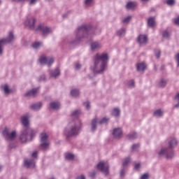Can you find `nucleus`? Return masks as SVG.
Listing matches in <instances>:
<instances>
[{
    "label": "nucleus",
    "mask_w": 179,
    "mask_h": 179,
    "mask_svg": "<svg viewBox=\"0 0 179 179\" xmlns=\"http://www.w3.org/2000/svg\"><path fill=\"white\" fill-rule=\"evenodd\" d=\"M35 30L36 31H41L44 37L52 33V29L50 27L45 26L44 24H40Z\"/></svg>",
    "instance_id": "obj_9"
},
{
    "label": "nucleus",
    "mask_w": 179,
    "mask_h": 179,
    "mask_svg": "<svg viewBox=\"0 0 179 179\" xmlns=\"http://www.w3.org/2000/svg\"><path fill=\"white\" fill-rule=\"evenodd\" d=\"M40 80H45V76H41Z\"/></svg>",
    "instance_id": "obj_55"
},
{
    "label": "nucleus",
    "mask_w": 179,
    "mask_h": 179,
    "mask_svg": "<svg viewBox=\"0 0 179 179\" xmlns=\"http://www.w3.org/2000/svg\"><path fill=\"white\" fill-rule=\"evenodd\" d=\"M65 158L66 160H73V159H75V155L72 153H66L65 155Z\"/></svg>",
    "instance_id": "obj_34"
},
{
    "label": "nucleus",
    "mask_w": 179,
    "mask_h": 179,
    "mask_svg": "<svg viewBox=\"0 0 179 179\" xmlns=\"http://www.w3.org/2000/svg\"><path fill=\"white\" fill-rule=\"evenodd\" d=\"M141 179H149V174L144 173L141 176Z\"/></svg>",
    "instance_id": "obj_50"
},
{
    "label": "nucleus",
    "mask_w": 179,
    "mask_h": 179,
    "mask_svg": "<svg viewBox=\"0 0 179 179\" xmlns=\"http://www.w3.org/2000/svg\"><path fill=\"white\" fill-rule=\"evenodd\" d=\"M80 114H81V112L80 110H76L71 113V115L72 117H79Z\"/></svg>",
    "instance_id": "obj_37"
},
{
    "label": "nucleus",
    "mask_w": 179,
    "mask_h": 179,
    "mask_svg": "<svg viewBox=\"0 0 179 179\" xmlns=\"http://www.w3.org/2000/svg\"><path fill=\"white\" fill-rule=\"evenodd\" d=\"M42 150H48L50 149V141H48V134L45 132L41 134V145Z\"/></svg>",
    "instance_id": "obj_7"
},
{
    "label": "nucleus",
    "mask_w": 179,
    "mask_h": 179,
    "mask_svg": "<svg viewBox=\"0 0 179 179\" xmlns=\"http://www.w3.org/2000/svg\"><path fill=\"white\" fill-rule=\"evenodd\" d=\"M136 7V3L134 1L128 2L126 5L127 9H135Z\"/></svg>",
    "instance_id": "obj_26"
},
{
    "label": "nucleus",
    "mask_w": 179,
    "mask_h": 179,
    "mask_svg": "<svg viewBox=\"0 0 179 179\" xmlns=\"http://www.w3.org/2000/svg\"><path fill=\"white\" fill-rule=\"evenodd\" d=\"M120 176H121V177H122L124 176V171H121Z\"/></svg>",
    "instance_id": "obj_57"
},
{
    "label": "nucleus",
    "mask_w": 179,
    "mask_h": 179,
    "mask_svg": "<svg viewBox=\"0 0 179 179\" xmlns=\"http://www.w3.org/2000/svg\"><path fill=\"white\" fill-rule=\"evenodd\" d=\"M80 92H79V90L78 89H73L71 91V94L72 96V97H78V96H79Z\"/></svg>",
    "instance_id": "obj_31"
},
{
    "label": "nucleus",
    "mask_w": 179,
    "mask_h": 179,
    "mask_svg": "<svg viewBox=\"0 0 179 179\" xmlns=\"http://www.w3.org/2000/svg\"><path fill=\"white\" fill-rule=\"evenodd\" d=\"M39 62L41 65L51 66L54 64V59L53 57H47L45 55H42L39 59Z\"/></svg>",
    "instance_id": "obj_11"
},
{
    "label": "nucleus",
    "mask_w": 179,
    "mask_h": 179,
    "mask_svg": "<svg viewBox=\"0 0 179 179\" xmlns=\"http://www.w3.org/2000/svg\"><path fill=\"white\" fill-rule=\"evenodd\" d=\"M137 137H138V135L136 134V133L134 132V133L129 134L127 136V139H130L131 141H132L134 139H136Z\"/></svg>",
    "instance_id": "obj_33"
},
{
    "label": "nucleus",
    "mask_w": 179,
    "mask_h": 179,
    "mask_svg": "<svg viewBox=\"0 0 179 179\" xmlns=\"http://www.w3.org/2000/svg\"><path fill=\"white\" fill-rule=\"evenodd\" d=\"M61 73V71H59V69L57 68L55 70H52L50 71V75L51 78H58Z\"/></svg>",
    "instance_id": "obj_20"
},
{
    "label": "nucleus",
    "mask_w": 179,
    "mask_h": 179,
    "mask_svg": "<svg viewBox=\"0 0 179 179\" xmlns=\"http://www.w3.org/2000/svg\"><path fill=\"white\" fill-rule=\"evenodd\" d=\"M148 24L149 27H155V25L156 24V21L155 20V17H150L148 20Z\"/></svg>",
    "instance_id": "obj_25"
},
{
    "label": "nucleus",
    "mask_w": 179,
    "mask_h": 179,
    "mask_svg": "<svg viewBox=\"0 0 179 179\" xmlns=\"http://www.w3.org/2000/svg\"><path fill=\"white\" fill-rule=\"evenodd\" d=\"M167 5H169V6H173V5H174V3H176V0H168L166 1Z\"/></svg>",
    "instance_id": "obj_44"
},
{
    "label": "nucleus",
    "mask_w": 179,
    "mask_h": 179,
    "mask_svg": "<svg viewBox=\"0 0 179 179\" xmlns=\"http://www.w3.org/2000/svg\"><path fill=\"white\" fill-rule=\"evenodd\" d=\"M1 170H2V167L1 166H0V171H1Z\"/></svg>",
    "instance_id": "obj_61"
},
{
    "label": "nucleus",
    "mask_w": 179,
    "mask_h": 179,
    "mask_svg": "<svg viewBox=\"0 0 179 179\" xmlns=\"http://www.w3.org/2000/svg\"><path fill=\"white\" fill-rule=\"evenodd\" d=\"M178 145V141L174 137L171 138L168 142V148L170 150H171L172 149H175V148H177Z\"/></svg>",
    "instance_id": "obj_15"
},
{
    "label": "nucleus",
    "mask_w": 179,
    "mask_h": 179,
    "mask_svg": "<svg viewBox=\"0 0 179 179\" xmlns=\"http://www.w3.org/2000/svg\"><path fill=\"white\" fill-rule=\"evenodd\" d=\"M99 48H101V43L99 42H93L91 44V49L92 51H94V50H99Z\"/></svg>",
    "instance_id": "obj_23"
},
{
    "label": "nucleus",
    "mask_w": 179,
    "mask_h": 179,
    "mask_svg": "<svg viewBox=\"0 0 179 179\" xmlns=\"http://www.w3.org/2000/svg\"><path fill=\"white\" fill-rule=\"evenodd\" d=\"M134 169L136 170H139V169H141V164H139V163L136 164L135 166H134Z\"/></svg>",
    "instance_id": "obj_52"
},
{
    "label": "nucleus",
    "mask_w": 179,
    "mask_h": 179,
    "mask_svg": "<svg viewBox=\"0 0 179 179\" xmlns=\"http://www.w3.org/2000/svg\"><path fill=\"white\" fill-rule=\"evenodd\" d=\"M33 48H35V50H38V48H41V47H43V43L41 42H35L32 45Z\"/></svg>",
    "instance_id": "obj_32"
},
{
    "label": "nucleus",
    "mask_w": 179,
    "mask_h": 179,
    "mask_svg": "<svg viewBox=\"0 0 179 179\" xmlns=\"http://www.w3.org/2000/svg\"><path fill=\"white\" fill-rule=\"evenodd\" d=\"M24 24L26 26V27H29V29H36V18L34 17H27L24 22Z\"/></svg>",
    "instance_id": "obj_10"
},
{
    "label": "nucleus",
    "mask_w": 179,
    "mask_h": 179,
    "mask_svg": "<svg viewBox=\"0 0 179 179\" xmlns=\"http://www.w3.org/2000/svg\"><path fill=\"white\" fill-rule=\"evenodd\" d=\"M94 1L93 0H85V3L86 6H90L93 5Z\"/></svg>",
    "instance_id": "obj_41"
},
{
    "label": "nucleus",
    "mask_w": 179,
    "mask_h": 179,
    "mask_svg": "<svg viewBox=\"0 0 179 179\" xmlns=\"http://www.w3.org/2000/svg\"><path fill=\"white\" fill-rule=\"evenodd\" d=\"M128 86L129 87H130V89H132V87L135 86V82L134 81V80L129 81Z\"/></svg>",
    "instance_id": "obj_43"
},
{
    "label": "nucleus",
    "mask_w": 179,
    "mask_h": 179,
    "mask_svg": "<svg viewBox=\"0 0 179 179\" xmlns=\"http://www.w3.org/2000/svg\"><path fill=\"white\" fill-rule=\"evenodd\" d=\"M158 155L159 157L165 156L166 159H173V157H174V151H173V150H170L169 147L163 146L158 151Z\"/></svg>",
    "instance_id": "obj_6"
},
{
    "label": "nucleus",
    "mask_w": 179,
    "mask_h": 179,
    "mask_svg": "<svg viewBox=\"0 0 179 179\" xmlns=\"http://www.w3.org/2000/svg\"><path fill=\"white\" fill-rule=\"evenodd\" d=\"M162 37L163 38H170V32L167 30L164 31L162 33Z\"/></svg>",
    "instance_id": "obj_36"
},
{
    "label": "nucleus",
    "mask_w": 179,
    "mask_h": 179,
    "mask_svg": "<svg viewBox=\"0 0 179 179\" xmlns=\"http://www.w3.org/2000/svg\"><path fill=\"white\" fill-rule=\"evenodd\" d=\"M161 52L160 50H155V56L157 58H160Z\"/></svg>",
    "instance_id": "obj_49"
},
{
    "label": "nucleus",
    "mask_w": 179,
    "mask_h": 179,
    "mask_svg": "<svg viewBox=\"0 0 179 179\" xmlns=\"http://www.w3.org/2000/svg\"><path fill=\"white\" fill-rule=\"evenodd\" d=\"M138 43L142 45L148 43V36L145 34H141L138 37Z\"/></svg>",
    "instance_id": "obj_17"
},
{
    "label": "nucleus",
    "mask_w": 179,
    "mask_h": 179,
    "mask_svg": "<svg viewBox=\"0 0 179 179\" xmlns=\"http://www.w3.org/2000/svg\"><path fill=\"white\" fill-rule=\"evenodd\" d=\"M81 125L82 122L79 119L73 120L69 124V127L70 128L66 129L64 130V135L67 141H69L71 136H76V135H79Z\"/></svg>",
    "instance_id": "obj_2"
},
{
    "label": "nucleus",
    "mask_w": 179,
    "mask_h": 179,
    "mask_svg": "<svg viewBox=\"0 0 179 179\" xmlns=\"http://www.w3.org/2000/svg\"><path fill=\"white\" fill-rule=\"evenodd\" d=\"M50 179H55V178H51Z\"/></svg>",
    "instance_id": "obj_62"
},
{
    "label": "nucleus",
    "mask_w": 179,
    "mask_h": 179,
    "mask_svg": "<svg viewBox=\"0 0 179 179\" xmlns=\"http://www.w3.org/2000/svg\"><path fill=\"white\" fill-rule=\"evenodd\" d=\"M175 100L178 101V103L175 105V108H178L179 107V92L175 96Z\"/></svg>",
    "instance_id": "obj_42"
},
{
    "label": "nucleus",
    "mask_w": 179,
    "mask_h": 179,
    "mask_svg": "<svg viewBox=\"0 0 179 179\" xmlns=\"http://www.w3.org/2000/svg\"><path fill=\"white\" fill-rule=\"evenodd\" d=\"M122 129L117 127L113 129V135L115 138H121L122 136Z\"/></svg>",
    "instance_id": "obj_18"
},
{
    "label": "nucleus",
    "mask_w": 179,
    "mask_h": 179,
    "mask_svg": "<svg viewBox=\"0 0 179 179\" xmlns=\"http://www.w3.org/2000/svg\"><path fill=\"white\" fill-rule=\"evenodd\" d=\"M15 34H13V31H9L8 32V36L6 38H3L1 41L4 43V44H10V43H13L15 41Z\"/></svg>",
    "instance_id": "obj_12"
},
{
    "label": "nucleus",
    "mask_w": 179,
    "mask_h": 179,
    "mask_svg": "<svg viewBox=\"0 0 179 179\" xmlns=\"http://www.w3.org/2000/svg\"><path fill=\"white\" fill-rule=\"evenodd\" d=\"M24 165L25 167H27L29 169H31V167H34L36 166V162H34V160L30 159H25L24 161Z\"/></svg>",
    "instance_id": "obj_19"
},
{
    "label": "nucleus",
    "mask_w": 179,
    "mask_h": 179,
    "mask_svg": "<svg viewBox=\"0 0 179 179\" xmlns=\"http://www.w3.org/2000/svg\"><path fill=\"white\" fill-rule=\"evenodd\" d=\"M94 61V63L92 69L94 73H103L107 69L108 55L107 53L96 54Z\"/></svg>",
    "instance_id": "obj_1"
},
{
    "label": "nucleus",
    "mask_w": 179,
    "mask_h": 179,
    "mask_svg": "<svg viewBox=\"0 0 179 179\" xmlns=\"http://www.w3.org/2000/svg\"><path fill=\"white\" fill-rule=\"evenodd\" d=\"M142 1V2H148V1H149V0H141Z\"/></svg>",
    "instance_id": "obj_59"
},
{
    "label": "nucleus",
    "mask_w": 179,
    "mask_h": 179,
    "mask_svg": "<svg viewBox=\"0 0 179 179\" xmlns=\"http://www.w3.org/2000/svg\"><path fill=\"white\" fill-rule=\"evenodd\" d=\"M38 94V88H34L26 92L25 97H34Z\"/></svg>",
    "instance_id": "obj_16"
},
{
    "label": "nucleus",
    "mask_w": 179,
    "mask_h": 179,
    "mask_svg": "<svg viewBox=\"0 0 179 179\" xmlns=\"http://www.w3.org/2000/svg\"><path fill=\"white\" fill-rule=\"evenodd\" d=\"M138 149H139V144H134L131 147L132 152H138Z\"/></svg>",
    "instance_id": "obj_39"
},
{
    "label": "nucleus",
    "mask_w": 179,
    "mask_h": 179,
    "mask_svg": "<svg viewBox=\"0 0 179 179\" xmlns=\"http://www.w3.org/2000/svg\"><path fill=\"white\" fill-rule=\"evenodd\" d=\"M146 69V64L144 62L137 64V71L138 72H143Z\"/></svg>",
    "instance_id": "obj_24"
},
{
    "label": "nucleus",
    "mask_w": 179,
    "mask_h": 179,
    "mask_svg": "<svg viewBox=\"0 0 179 179\" xmlns=\"http://www.w3.org/2000/svg\"><path fill=\"white\" fill-rule=\"evenodd\" d=\"M108 121V118L107 117H103L102 119H99L97 117H95L92 119L91 122V131L92 132H94L96 129H97V125H101V124H106Z\"/></svg>",
    "instance_id": "obj_8"
},
{
    "label": "nucleus",
    "mask_w": 179,
    "mask_h": 179,
    "mask_svg": "<svg viewBox=\"0 0 179 179\" xmlns=\"http://www.w3.org/2000/svg\"><path fill=\"white\" fill-rule=\"evenodd\" d=\"M126 33H127V29L125 28H122L117 31V36H119V37H124Z\"/></svg>",
    "instance_id": "obj_27"
},
{
    "label": "nucleus",
    "mask_w": 179,
    "mask_h": 179,
    "mask_svg": "<svg viewBox=\"0 0 179 179\" xmlns=\"http://www.w3.org/2000/svg\"><path fill=\"white\" fill-rule=\"evenodd\" d=\"M98 170L102 171V173H105L106 175L108 174V165L105 162H101L97 164Z\"/></svg>",
    "instance_id": "obj_13"
},
{
    "label": "nucleus",
    "mask_w": 179,
    "mask_h": 179,
    "mask_svg": "<svg viewBox=\"0 0 179 179\" xmlns=\"http://www.w3.org/2000/svg\"><path fill=\"white\" fill-rule=\"evenodd\" d=\"M131 163V158L127 157L123 162V166H128Z\"/></svg>",
    "instance_id": "obj_40"
},
{
    "label": "nucleus",
    "mask_w": 179,
    "mask_h": 179,
    "mask_svg": "<svg viewBox=\"0 0 179 179\" xmlns=\"http://www.w3.org/2000/svg\"><path fill=\"white\" fill-rule=\"evenodd\" d=\"M38 0H29V5H36Z\"/></svg>",
    "instance_id": "obj_47"
},
{
    "label": "nucleus",
    "mask_w": 179,
    "mask_h": 179,
    "mask_svg": "<svg viewBox=\"0 0 179 179\" xmlns=\"http://www.w3.org/2000/svg\"><path fill=\"white\" fill-rule=\"evenodd\" d=\"M30 116L25 115L21 117V122L22 125L24 126L23 128H31L30 127V120H29Z\"/></svg>",
    "instance_id": "obj_14"
},
{
    "label": "nucleus",
    "mask_w": 179,
    "mask_h": 179,
    "mask_svg": "<svg viewBox=\"0 0 179 179\" xmlns=\"http://www.w3.org/2000/svg\"><path fill=\"white\" fill-rule=\"evenodd\" d=\"M2 134L6 141H8L9 142L15 141V139H16V136H17V131L16 130L10 131L9 128H6L3 131Z\"/></svg>",
    "instance_id": "obj_5"
},
{
    "label": "nucleus",
    "mask_w": 179,
    "mask_h": 179,
    "mask_svg": "<svg viewBox=\"0 0 179 179\" xmlns=\"http://www.w3.org/2000/svg\"><path fill=\"white\" fill-rule=\"evenodd\" d=\"M50 107L52 110H59L61 104L58 101H53L50 103Z\"/></svg>",
    "instance_id": "obj_21"
},
{
    "label": "nucleus",
    "mask_w": 179,
    "mask_h": 179,
    "mask_svg": "<svg viewBox=\"0 0 179 179\" xmlns=\"http://www.w3.org/2000/svg\"><path fill=\"white\" fill-rule=\"evenodd\" d=\"M1 3H2V1L1 0H0V5H1Z\"/></svg>",
    "instance_id": "obj_60"
},
{
    "label": "nucleus",
    "mask_w": 179,
    "mask_h": 179,
    "mask_svg": "<svg viewBox=\"0 0 179 179\" xmlns=\"http://www.w3.org/2000/svg\"><path fill=\"white\" fill-rule=\"evenodd\" d=\"M13 1H16V0H13Z\"/></svg>",
    "instance_id": "obj_63"
},
{
    "label": "nucleus",
    "mask_w": 179,
    "mask_h": 179,
    "mask_svg": "<svg viewBox=\"0 0 179 179\" xmlns=\"http://www.w3.org/2000/svg\"><path fill=\"white\" fill-rule=\"evenodd\" d=\"M32 157H34V159H36V157H37V152H34L31 155Z\"/></svg>",
    "instance_id": "obj_54"
},
{
    "label": "nucleus",
    "mask_w": 179,
    "mask_h": 179,
    "mask_svg": "<svg viewBox=\"0 0 179 179\" xmlns=\"http://www.w3.org/2000/svg\"><path fill=\"white\" fill-rule=\"evenodd\" d=\"M4 45H5V43H3V42L0 40V55H1V54H2V51H3L2 48L3 47Z\"/></svg>",
    "instance_id": "obj_48"
},
{
    "label": "nucleus",
    "mask_w": 179,
    "mask_h": 179,
    "mask_svg": "<svg viewBox=\"0 0 179 179\" xmlns=\"http://www.w3.org/2000/svg\"><path fill=\"white\" fill-rule=\"evenodd\" d=\"M41 107H43L41 102L34 103L31 106V108L34 111H38V110L41 109Z\"/></svg>",
    "instance_id": "obj_22"
},
{
    "label": "nucleus",
    "mask_w": 179,
    "mask_h": 179,
    "mask_svg": "<svg viewBox=\"0 0 179 179\" xmlns=\"http://www.w3.org/2000/svg\"><path fill=\"white\" fill-rule=\"evenodd\" d=\"M3 90L4 92V94L6 95L10 94V93H12V90L9 88V86L8 85H4L3 86Z\"/></svg>",
    "instance_id": "obj_28"
},
{
    "label": "nucleus",
    "mask_w": 179,
    "mask_h": 179,
    "mask_svg": "<svg viewBox=\"0 0 179 179\" xmlns=\"http://www.w3.org/2000/svg\"><path fill=\"white\" fill-rule=\"evenodd\" d=\"M163 114H164L163 110H162V109H158L154 112V117L159 118L160 117H162Z\"/></svg>",
    "instance_id": "obj_30"
},
{
    "label": "nucleus",
    "mask_w": 179,
    "mask_h": 179,
    "mask_svg": "<svg viewBox=\"0 0 179 179\" xmlns=\"http://www.w3.org/2000/svg\"><path fill=\"white\" fill-rule=\"evenodd\" d=\"M174 23L177 26H179V16L174 19Z\"/></svg>",
    "instance_id": "obj_51"
},
{
    "label": "nucleus",
    "mask_w": 179,
    "mask_h": 179,
    "mask_svg": "<svg viewBox=\"0 0 179 179\" xmlns=\"http://www.w3.org/2000/svg\"><path fill=\"white\" fill-rule=\"evenodd\" d=\"M80 68H82V65L80 64H79L78 62L76 63L75 69H76V71H79V69H80Z\"/></svg>",
    "instance_id": "obj_46"
},
{
    "label": "nucleus",
    "mask_w": 179,
    "mask_h": 179,
    "mask_svg": "<svg viewBox=\"0 0 179 179\" xmlns=\"http://www.w3.org/2000/svg\"><path fill=\"white\" fill-rule=\"evenodd\" d=\"M34 135H36V131L33 130V129L22 128L20 136V141H21L22 143L30 142L31 141H33Z\"/></svg>",
    "instance_id": "obj_3"
},
{
    "label": "nucleus",
    "mask_w": 179,
    "mask_h": 179,
    "mask_svg": "<svg viewBox=\"0 0 179 179\" xmlns=\"http://www.w3.org/2000/svg\"><path fill=\"white\" fill-rule=\"evenodd\" d=\"M131 19H132V16L131 15H129L127 17H126L123 20V23H125V24H128L129 23V22H131Z\"/></svg>",
    "instance_id": "obj_38"
},
{
    "label": "nucleus",
    "mask_w": 179,
    "mask_h": 179,
    "mask_svg": "<svg viewBox=\"0 0 179 179\" xmlns=\"http://www.w3.org/2000/svg\"><path fill=\"white\" fill-rule=\"evenodd\" d=\"M83 106H85L86 110L90 109V103L89 101L85 102Z\"/></svg>",
    "instance_id": "obj_45"
},
{
    "label": "nucleus",
    "mask_w": 179,
    "mask_h": 179,
    "mask_svg": "<svg viewBox=\"0 0 179 179\" xmlns=\"http://www.w3.org/2000/svg\"><path fill=\"white\" fill-rule=\"evenodd\" d=\"M77 179H86V177H85V175H80L77 177Z\"/></svg>",
    "instance_id": "obj_53"
},
{
    "label": "nucleus",
    "mask_w": 179,
    "mask_h": 179,
    "mask_svg": "<svg viewBox=\"0 0 179 179\" xmlns=\"http://www.w3.org/2000/svg\"><path fill=\"white\" fill-rule=\"evenodd\" d=\"M90 177H94L96 176V173L93 172V173L90 174Z\"/></svg>",
    "instance_id": "obj_56"
},
{
    "label": "nucleus",
    "mask_w": 179,
    "mask_h": 179,
    "mask_svg": "<svg viewBox=\"0 0 179 179\" xmlns=\"http://www.w3.org/2000/svg\"><path fill=\"white\" fill-rule=\"evenodd\" d=\"M166 85H167V80H164V79H162L158 84V86L159 87H164V86H166Z\"/></svg>",
    "instance_id": "obj_35"
},
{
    "label": "nucleus",
    "mask_w": 179,
    "mask_h": 179,
    "mask_svg": "<svg viewBox=\"0 0 179 179\" xmlns=\"http://www.w3.org/2000/svg\"><path fill=\"white\" fill-rule=\"evenodd\" d=\"M26 0H18V2H24Z\"/></svg>",
    "instance_id": "obj_58"
},
{
    "label": "nucleus",
    "mask_w": 179,
    "mask_h": 179,
    "mask_svg": "<svg viewBox=\"0 0 179 179\" xmlns=\"http://www.w3.org/2000/svg\"><path fill=\"white\" fill-rule=\"evenodd\" d=\"M120 113H121L120 109L118 108H115L112 110L111 115H113V117H119Z\"/></svg>",
    "instance_id": "obj_29"
},
{
    "label": "nucleus",
    "mask_w": 179,
    "mask_h": 179,
    "mask_svg": "<svg viewBox=\"0 0 179 179\" xmlns=\"http://www.w3.org/2000/svg\"><path fill=\"white\" fill-rule=\"evenodd\" d=\"M92 33V27L90 25H83L79 27L76 31V38L78 41L83 40Z\"/></svg>",
    "instance_id": "obj_4"
}]
</instances>
